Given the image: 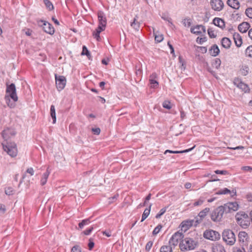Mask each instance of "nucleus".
<instances>
[{
    "instance_id": "ea45409f",
    "label": "nucleus",
    "mask_w": 252,
    "mask_h": 252,
    "mask_svg": "<svg viewBox=\"0 0 252 252\" xmlns=\"http://www.w3.org/2000/svg\"><path fill=\"white\" fill-rule=\"evenodd\" d=\"M221 64V61L219 59H216L212 63V65L216 68H219Z\"/></svg>"
},
{
    "instance_id": "4c0bfd02",
    "label": "nucleus",
    "mask_w": 252,
    "mask_h": 252,
    "mask_svg": "<svg viewBox=\"0 0 252 252\" xmlns=\"http://www.w3.org/2000/svg\"><path fill=\"white\" fill-rule=\"evenodd\" d=\"M90 223V219H85V220H83L81 221V222H80L79 224H78V226H79V228L80 229H82L83 228V227L85 226V225H88L89 224V223Z\"/></svg>"
},
{
    "instance_id": "c9c22d12",
    "label": "nucleus",
    "mask_w": 252,
    "mask_h": 252,
    "mask_svg": "<svg viewBox=\"0 0 252 252\" xmlns=\"http://www.w3.org/2000/svg\"><path fill=\"white\" fill-rule=\"evenodd\" d=\"M82 55H86L88 57V58L90 60L91 58V55L86 47V46L84 45L82 48V51L81 53Z\"/></svg>"
},
{
    "instance_id": "2f4dec72",
    "label": "nucleus",
    "mask_w": 252,
    "mask_h": 252,
    "mask_svg": "<svg viewBox=\"0 0 252 252\" xmlns=\"http://www.w3.org/2000/svg\"><path fill=\"white\" fill-rule=\"evenodd\" d=\"M152 205V204H151L149 205V208H146L144 210L143 214H142V219L141 220V222L143 221L149 215Z\"/></svg>"
},
{
    "instance_id": "ddd939ff",
    "label": "nucleus",
    "mask_w": 252,
    "mask_h": 252,
    "mask_svg": "<svg viewBox=\"0 0 252 252\" xmlns=\"http://www.w3.org/2000/svg\"><path fill=\"white\" fill-rule=\"evenodd\" d=\"M210 5L213 10L217 11L221 10L224 6L221 0H211Z\"/></svg>"
},
{
    "instance_id": "aec40b11",
    "label": "nucleus",
    "mask_w": 252,
    "mask_h": 252,
    "mask_svg": "<svg viewBox=\"0 0 252 252\" xmlns=\"http://www.w3.org/2000/svg\"><path fill=\"white\" fill-rule=\"evenodd\" d=\"M161 17L162 19L168 22V26L171 27L172 29L175 28V25L172 22V19L169 16L168 14L167 13H163Z\"/></svg>"
},
{
    "instance_id": "3c124183",
    "label": "nucleus",
    "mask_w": 252,
    "mask_h": 252,
    "mask_svg": "<svg viewBox=\"0 0 252 252\" xmlns=\"http://www.w3.org/2000/svg\"><path fill=\"white\" fill-rule=\"evenodd\" d=\"M246 54L247 56L252 57V46H249L246 50Z\"/></svg>"
},
{
    "instance_id": "f704fd0d",
    "label": "nucleus",
    "mask_w": 252,
    "mask_h": 252,
    "mask_svg": "<svg viewBox=\"0 0 252 252\" xmlns=\"http://www.w3.org/2000/svg\"><path fill=\"white\" fill-rule=\"evenodd\" d=\"M50 115L53 119V123L55 124L56 122V116L55 108L53 105H52L50 107Z\"/></svg>"
},
{
    "instance_id": "b1692460",
    "label": "nucleus",
    "mask_w": 252,
    "mask_h": 252,
    "mask_svg": "<svg viewBox=\"0 0 252 252\" xmlns=\"http://www.w3.org/2000/svg\"><path fill=\"white\" fill-rule=\"evenodd\" d=\"M209 51L210 54L213 57L218 55L220 52L218 45L216 44H214L212 46Z\"/></svg>"
},
{
    "instance_id": "5fc2aeb1",
    "label": "nucleus",
    "mask_w": 252,
    "mask_h": 252,
    "mask_svg": "<svg viewBox=\"0 0 252 252\" xmlns=\"http://www.w3.org/2000/svg\"><path fill=\"white\" fill-rule=\"evenodd\" d=\"M215 172L217 174H221V175H224L229 174V173L227 170H217L215 171Z\"/></svg>"
},
{
    "instance_id": "7ed1b4c3",
    "label": "nucleus",
    "mask_w": 252,
    "mask_h": 252,
    "mask_svg": "<svg viewBox=\"0 0 252 252\" xmlns=\"http://www.w3.org/2000/svg\"><path fill=\"white\" fill-rule=\"evenodd\" d=\"M224 213L227 214V212L224 206H220L212 212L211 218L214 221H220L221 220Z\"/></svg>"
},
{
    "instance_id": "a18cd8bd",
    "label": "nucleus",
    "mask_w": 252,
    "mask_h": 252,
    "mask_svg": "<svg viewBox=\"0 0 252 252\" xmlns=\"http://www.w3.org/2000/svg\"><path fill=\"white\" fill-rule=\"evenodd\" d=\"M162 227V225L161 224H158L157 225V226H156L154 230L153 231V235H157V234H158L159 233V232L160 231V229H161V228Z\"/></svg>"
},
{
    "instance_id": "9b49d317",
    "label": "nucleus",
    "mask_w": 252,
    "mask_h": 252,
    "mask_svg": "<svg viewBox=\"0 0 252 252\" xmlns=\"http://www.w3.org/2000/svg\"><path fill=\"white\" fill-rule=\"evenodd\" d=\"M235 217L238 223L240 224L241 226L247 227L249 225L250 222L249 221H247L246 223H243L244 219H246L248 218V215L245 212H240L237 213Z\"/></svg>"
},
{
    "instance_id": "de8ad7c7",
    "label": "nucleus",
    "mask_w": 252,
    "mask_h": 252,
    "mask_svg": "<svg viewBox=\"0 0 252 252\" xmlns=\"http://www.w3.org/2000/svg\"><path fill=\"white\" fill-rule=\"evenodd\" d=\"M162 106L167 109H170L171 108V103L168 100H165L163 102Z\"/></svg>"
},
{
    "instance_id": "58836bf2",
    "label": "nucleus",
    "mask_w": 252,
    "mask_h": 252,
    "mask_svg": "<svg viewBox=\"0 0 252 252\" xmlns=\"http://www.w3.org/2000/svg\"><path fill=\"white\" fill-rule=\"evenodd\" d=\"M154 34L155 35V40L157 42H161L163 39V35L161 34H158L157 32L156 33H155L154 32Z\"/></svg>"
},
{
    "instance_id": "69168bd1",
    "label": "nucleus",
    "mask_w": 252,
    "mask_h": 252,
    "mask_svg": "<svg viewBox=\"0 0 252 252\" xmlns=\"http://www.w3.org/2000/svg\"><path fill=\"white\" fill-rule=\"evenodd\" d=\"M34 170L32 167L29 168L26 170V173L30 174L31 176L34 174Z\"/></svg>"
},
{
    "instance_id": "f3484780",
    "label": "nucleus",
    "mask_w": 252,
    "mask_h": 252,
    "mask_svg": "<svg viewBox=\"0 0 252 252\" xmlns=\"http://www.w3.org/2000/svg\"><path fill=\"white\" fill-rule=\"evenodd\" d=\"M223 206L227 213L230 212L231 211H236L239 208V205L236 202H229L224 204Z\"/></svg>"
},
{
    "instance_id": "393cba45",
    "label": "nucleus",
    "mask_w": 252,
    "mask_h": 252,
    "mask_svg": "<svg viewBox=\"0 0 252 252\" xmlns=\"http://www.w3.org/2000/svg\"><path fill=\"white\" fill-rule=\"evenodd\" d=\"M233 39L237 47H240L242 44V39L240 35L237 32L233 34Z\"/></svg>"
},
{
    "instance_id": "09e8293b",
    "label": "nucleus",
    "mask_w": 252,
    "mask_h": 252,
    "mask_svg": "<svg viewBox=\"0 0 252 252\" xmlns=\"http://www.w3.org/2000/svg\"><path fill=\"white\" fill-rule=\"evenodd\" d=\"M208 34L210 38H215L217 36L212 28L208 29Z\"/></svg>"
},
{
    "instance_id": "412c9836",
    "label": "nucleus",
    "mask_w": 252,
    "mask_h": 252,
    "mask_svg": "<svg viewBox=\"0 0 252 252\" xmlns=\"http://www.w3.org/2000/svg\"><path fill=\"white\" fill-rule=\"evenodd\" d=\"M213 24L221 29L225 27V22L223 20L220 18H215L213 20Z\"/></svg>"
},
{
    "instance_id": "6e6d98bb",
    "label": "nucleus",
    "mask_w": 252,
    "mask_h": 252,
    "mask_svg": "<svg viewBox=\"0 0 252 252\" xmlns=\"http://www.w3.org/2000/svg\"><path fill=\"white\" fill-rule=\"evenodd\" d=\"M241 169L245 172H252V167L250 166H242Z\"/></svg>"
},
{
    "instance_id": "37998d69",
    "label": "nucleus",
    "mask_w": 252,
    "mask_h": 252,
    "mask_svg": "<svg viewBox=\"0 0 252 252\" xmlns=\"http://www.w3.org/2000/svg\"><path fill=\"white\" fill-rule=\"evenodd\" d=\"M183 24L185 27H190L191 24V19L189 17L185 18L183 21Z\"/></svg>"
},
{
    "instance_id": "8fccbe9b",
    "label": "nucleus",
    "mask_w": 252,
    "mask_h": 252,
    "mask_svg": "<svg viewBox=\"0 0 252 252\" xmlns=\"http://www.w3.org/2000/svg\"><path fill=\"white\" fill-rule=\"evenodd\" d=\"M14 192V190L11 187H8L5 190V193L8 195H12Z\"/></svg>"
},
{
    "instance_id": "6e6552de",
    "label": "nucleus",
    "mask_w": 252,
    "mask_h": 252,
    "mask_svg": "<svg viewBox=\"0 0 252 252\" xmlns=\"http://www.w3.org/2000/svg\"><path fill=\"white\" fill-rule=\"evenodd\" d=\"M56 85L59 91L63 90L66 85V80L65 77L62 75H55Z\"/></svg>"
},
{
    "instance_id": "4be33fe9",
    "label": "nucleus",
    "mask_w": 252,
    "mask_h": 252,
    "mask_svg": "<svg viewBox=\"0 0 252 252\" xmlns=\"http://www.w3.org/2000/svg\"><path fill=\"white\" fill-rule=\"evenodd\" d=\"M50 170L49 169V167H48L45 173H43L42 177L40 180V184L41 186H44L46 184L47 179L48 178L49 175L50 174Z\"/></svg>"
},
{
    "instance_id": "c03bdc74",
    "label": "nucleus",
    "mask_w": 252,
    "mask_h": 252,
    "mask_svg": "<svg viewBox=\"0 0 252 252\" xmlns=\"http://www.w3.org/2000/svg\"><path fill=\"white\" fill-rule=\"evenodd\" d=\"M168 207H166L160 209V211L158 213L156 216V218L159 219L161 217V216L164 214L166 212L167 208Z\"/></svg>"
},
{
    "instance_id": "2eb2a0df",
    "label": "nucleus",
    "mask_w": 252,
    "mask_h": 252,
    "mask_svg": "<svg viewBox=\"0 0 252 252\" xmlns=\"http://www.w3.org/2000/svg\"><path fill=\"white\" fill-rule=\"evenodd\" d=\"M190 32L196 35H201L202 32L205 33V27L201 25H196L190 28Z\"/></svg>"
},
{
    "instance_id": "864d4df0",
    "label": "nucleus",
    "mask_w": 252,
    "mask_h": 252,
    "mask_svg": "<svg viewBox=\"0 0 252 252\" xmlns=\"http://www.w3.org/2000/svg\"><path fill=\"white\" fill-rule=\"evenodd\" d=\"M245 13L248 17L252 19V8L249 7L247 8L245 11Z\"/></svg>"
},
{
    "instance_id": "c85d7f7f",
    "label": "nucleus",
    "mask_w": 252,
    "mask_h": 252,
    "mask_svg": "<svg viewBox=\"0 0 252 252\" xmlns=\"http://www.w3.org/2000/svg\"><path fill=\"white\" fill-rule=\"evenodd\" d=\"M194 147H195V146L190 149H186V150H185L183 151H171V150H167L165 151L164 154H166L167 153H172V154L188 153V152L191 151Z\"/></svg>"
},
{
    "instance_id": "680f3d73",
    "label": "nucleus",
    "mask_w": 252,
    "mask_h": 252,
    "mask_svg": "<svg viewBox=\"0 0 252 252\" xmlns=\"http://www.w3.org/2000/svg\"><path fill=\"white\" fill-rule=\"evenodd\" d=\"M92 130L94 134H96V135L99 134V133L100 132V129L98 127L93 128Z\"/></svg>"
},
{
    "instance_id": "6ab92c4d",
    "label": "nucleus",
    "mask_w": 252,
    "mask_h": 252,
    "mask_svg": "<svg viewBox=\"0 0 252 252\" xmlns=\"http://www.w3.org/2000/svg\"><path fill=\"white\" fill-rule=\"evenodd\" d=\"M157 75L156 73H153L150 76L149 81L151 84V88H155L158 87V82L155 80V79L157 78Z\"/></svg>"
},
{
    "instance_id": "052dcab7",
    "label": "nucleus",
    "mask_w": 252,
    "mask_h": 252,
    "mask_svg": "<svg viewBox=\"0 0 252 252\" xmlns=\"http://www.w3.org/2000/svg\"><path fill=\"white\" fill-rule=\"evenodd\" d=\"M233 252H246L244 247L242 248V249L237 248H234Z\"/></svg>"
},
{
    "instance_id": "e433bc0d",
    "label": "nucleus",
    "mask_w": 252,
    "mask_h": 252,
    "mask_svg": "<svg viewBox=\"0 0 252 252\" xmlns=\"http://www.w3.org/2000/svg\"><path fill=\"white\" fill-rule=\"evenodd\" d=\"M160 252H172L171 246H163L160 248Z\"/></svg>"
},
{
    "instance_id": "4d7b16f0",
    "label": "nucleus",
    "mask_w": 252,
    "mask_h": 252,
    "mask_svg": "<svg viewBox=\"0 0 252 252\" xmlns=\"http://www.w3.org/2000/svg\"><path fill=\"white\" fill-rule=\"evenodd\" d=\"M71 252H81V248L78 245H75L71 249Z\"/></svg>"
},
{
    "instance_id": "f257e3e1",
    "label": "nucleus",
    "mask_w": 252,
    "mask_h": 252,
    "mask_svg": "<svg viewBox=\"0 0 252 252\" xmlns=\"http://www.w3.org/2000/svg\"><path fill=\"white\" fill-rule=\"evenodd\" d=\"M198 245L196 240L187 237L182 239L180 243L179 246L182 251H188L194 249Z\"/></svg>"
},
{
    "instance_id": "49530a36",
    "label": "nucleus",
    "mask_w": 252,
    "mask_h": 252,
    "mask_svg": "<svg viewBox=\"0 0 252 252\" xmlns=\"http://www.w3.org/2000/svg\"><path fill=\"white\" fill-rule=\"evenodd\" d=\"M204 202V198L203 197H201L198 200L194 202L193 205L194 206H200Z\"/></svg>"
},
{
    "instance_id": "a211bd4d",
    "label": "nucleus",
    "mask_w": 252,
    "mask_h": 252,
    "mask_svg": "<svg viewBox=\"0 0 252 252\" xmlns=\"http://www.w3.org/2000/svg\"><path fill=\"white\" fill-rule=\"evenodd\" d=\"M2 136L5 141H7L8 139L11 136L15 134V131L11 128H7L4 129L2 132Z\"/></svg>"
},
{
    "instance_id": "39448f33",
    "label": "nucleus",
    "mask_w": 252,
    "mask_h": 252,
    "mask_svg": "<svg viewBox=\"0 0 252 252\" xmlns=\"http://www.w3.org/2000/svg\"><path fill=\"white\" fill-rule=\"evenodd\" d=\"M6 93L10 97L14 102H16L18 100L16 87L14 83H11L10 85L6 84Z\"/></svg>"
},
{
    "instance_id": "423d86ee",
    "label": "nucleus",
    "mask_w": 252,
    "mask_h": 252,
    "mask_svg": "<svg viewBox=\"0 0 252 252\" xmlns=\"http://www.w3.org/2000/svg\"><path fill=\"white\" fill-rule=\"evenodd\" d=\"M239 240L242 248L248 247L251 242L248 234L245 231H241L238 234Z\"/></svg>"
},
{
    "instance_id": "f03ea898",
    "label": "nucleus",
    "mask_w": 252,
    "mask_h": 252,
    "mask_svg": "<svg viewBox=\"0 0 252 252\" xmlns=\"http://www.w3.org/2000/svg\"><path fill=\"white\" fill-rule=\"evenodd\" d=\"M2 145L3 150L11 157L14 158L17 156L18 150L16 144L15 143L4 141L2 143Z\"/></svg>"
},
{
    "instance_id": "338daca9",
    "label": "nucleus",
    "mask_w": 252,
    "mask_h": 252,
    "mask_svg": "<svg viewBox=\"0 0 252 252\" xmlns=\"http://www.w3.org/2000/svg\"><path fill=\"white\" fill-rule=\"evenodd\" d=\"M246 198L249 201L252 202V194L251 193H248Z\"/></svg>"
},
{
    "instance_id": "cd10ccee",
    "label": "nucleus",
    "mask_w": 252,
    "mask_h": 252,
    "mask_svg": "<svg viewBox=\"0 0 252 252\" xmlns=\"http://www.w3.org/2000/svg\"><path fill=\"white\" fill-rule=\"evenodd\" d=\"M213 252H225L224 247L220 244H216L212 247Z\"/></svg>"
},
{
    "instance_id": "dca6fc26",
    "label": "nucleus",
    "mask_w": 252,
    "mask_h": 252,
    "mask_svg": "<svg viewBox=\"0 0 252 252\" xmlns=\"http://www.w3.org/2000/svg\"><path fill=\"white\" fill-rule=\"evenodd\" d=\"M209 211V208H205L204 209L199 212L198 215V217H199V219H198V217L195 218V220L194 226H196L198 224L200 223L202 221L203 219L205 217Z\"/></svg>"
},
{
    "instance_id": "20e7f679",
    "label": "nucleus",
    "mask_w": 252,
    "mask_h": 252,
    "mask_svg": "<svg viewBox=\"0 0 252 252\" xmlns=\"http://www.w3.org/2000/svg\"><path fill=\"white\" fill-rule=\"evenodd\" d=\"M222 239L229 245H233L236 241V237L234 232L230 230H224L222 232Z\"/></svg>"
},
{
    "instance_id": "0eeeda50",
    "label": "nucleus",
    "mask_w": 252,
    "mask_h": 252,
    "mask_svg": "<svg viewBox=\"0 0 252 252\" xmlns=\"http://www.w3.org/2000/svg\"><path fill=\"white\" fill-rule=\"evenodd\" d=\"M203 236L206 239L212 241L218 240L220 237V235L219 232L213 230H206L204 232Z\"/></svg>"
},
{
    "instance_id": "7c9ffc66",
    "label": "nucleus",
    "mask_w": 252,
    "mask_h": 252,
    "mask_svg": "<svg viewBox=\"0 0 252 252\" xmlns=\"http://www.w3.org/2000/svg\"><path fill=\"white\" fill-rule=\"evenodd\" d=\"M137 16L134 17L133 21L130 23V26L134 30L138 31L140 28V23L137 21Z\"/></svg>"
},
{
    "instance_id": "e2e57ef3",
    "label": "nucleus",
    "mask_w": 252,
    "mask_h": 252,
    "mask_svg": "<svg viewBox=\"0 0 252 252\" xmlns=\"http://www.w3.org/2000/svg\"><path fill=\"white\" fill-rule=\"evenodd\" d=\"M94 245V243L92 241L91 239H89V242L88 243V247L90 250H92Z\"/></svg>"
},
{
    "instance_id": "c756f323",
    "label": "nucleus",
    "mask_w": 252,
    "mask_h": 252,
    "mask_svg": "<svg viewBox=\"0 0 252 252\" xmlns=\"http://www.w3.org/2000/svg\"><path fill=\"white\" fill-rule=\"evenodd\" d=\"M182 227H185L186 229H188L189 227L194 225L195 224V220H187L185 221H183L182 223Z\"/></svg>"
},
{
    "instance_id": "a878e982",
    "label": "nucleus",
    "mask_w": 252,
    "mask_h": 252,
    "mask_svg": "<svg viewBox=\"0 0 252 252\" xmlns=\"http://www.w3.org/2000/svg\"><path fill=\"white\" fill-rule=\"evenodd\" d=\"M227 4L235 9H238L240 7V3L238 0H227Z\"/></svg>"
},
{
    "instance_id": "5701e85b",
    "label": "nucleus",
    "mask_w": 252,
    "mask_h": 252,
    "mask_svg": "<svg viewBox=\"0 0 252 252\" xmlns=\"http://www.w3.org/2000/svg\"><path fill=\"white\" fill-rule=\"evenodd\" d=\"M250 27V25L247 22H243L238 26V30L242 33L246 32Z\"/></svg>"
},
{
    "instance_id": "9d476101",
    "label": "nucleus",
    "mask_w": 252,
    "mask_h": 252,
    "mask_svg": "<svg viewBox=\"0 0 252 252\" xmlns=\"http://www.w3.org/2000/svg\"><path fill=\"white\" fill-rule=\"evenodd\" d=\"M233 83L238 88L242 90V91L244 93H246L250 92V89L249 86L242 82L239 78H234Z\"/></svg>"
},
{
    "instance_id": "f8f14e48",
    "label": "nucleus",
    "mask_w": 252,
    "mask_h": 252,
    "mask_svg": "<svg viewBox=\"0 0 252 252\" xmlns=\"http://www.w3.org/2000/svg\"><path fill=\"white\" fill-rule=\"evenodd\" d=\"M40 23H42V25L41 26L42 27L43 29L45 32L50 35H52L54 33L55 30L51 24L44 20H41L39 22V24H40Z\"/></svg>"
},
{
    "instance_id": "774afa93",
    "label": "nucleus",
    "mask_w": 252,
    "mask_h": 252,
    "mask_svg": "<svg viewBox=\"0 0 252 252\" xmlns=\"http://www.w3.org/2000/svg\"><path fill=\"white\" fill-rule=\"evenodd\" d=\"M247 247V252H252V242Z\"/></svg>"
},
{
    "instance_id": "a19ab883",
    "label": "nucleus",
    "mask_w": 252,
    "mask_h": 252,
    "mask_svg": "<svg viewBox=\"0 0 252 252\" xmlns=\"http://www.w3.org/2000/svg\"><path fill=\"white\" fill-rule=\"evenodd\" d=\"M249 71V68L247 65H244L242 66V69H241V74L243 76L247 75Z\"/></svg>"
},
{
    "instance_id": "0e129e2a",
    "label": "nucleus",
    "mask_w": 252,
    "mask_h": 252,
    "mask_svg": "<svg viewBox=\"0 0 252 252\" xmlns=\"http://www.w3.org/2000/svg\"><path fill=\"white\" fill-rule=\"evenodd\" d=\"M198 48H199L200 49V51L202 53H206L207 51V48L206 47L198 46Z\"/></svg>"
},
{
    "instance_id": "79ce46f5",
    "label": "nucleus",
    "mask_w": 252,
    "mask_h": 252,
    "mask_svg": "<svg viewBox=\"0 0 252 252\" xmlns=\"http://www.w3.org/2000/svg\"><path fill=\"white\" fill-rule=\"evenodd\" d=\"M231 191L227 188H224L222 189L219 190L217 192L216 194H225L228 193H230Z\"/></svg>"
},
{
    "instance_id": "72a5a7b5",
    "label": "nucleus",
    "mask_w": 252,
    "mask_h": 252,
    "mask_svg": "<svg viewBox=\"0 0 252 252\" xmlns=\"http://www.w3.org/2000/svg\"><path fill=\"white\" fill-rule=\"evenodd\" d=\"M43 2L46 7V8L49 10L51 11L54 10V7L52 3V2L49 0H43Z\"/></svg>"
},
{
    "instance_id": "4468645a",
    "label": "nucleus",
    "mask_w": 252,
    "mask_h": 252,
    "mask_svg": "<svg viewBox=\"0 0 252 252\" xmlns=\"http://www.w3.org/2000/svg\"><path fill=\"white\" fill-rule=\"evenodd\" d=\"M97 17L98 20V26L105 29L106 25V18L105 14L101 11H99L97 13Z\"/></svg>"
},
{
    "instance_id": "bb28decb",
    "label": "nucleus",
    "mask_w": 252,
    "mask_h": 252,
    "mask_svg": "<svg viewBox=\"0 0 252 252\" xmlns=\"http://www.w3.org/2000/svg\"><path fill=\"white\" fill-rule=\"evenodd\" d=\"M221 43L223 47L226 49H228L230 47L231 42L228 38L223 37L221 39Z\"/></svg>"
},
{
    "instance_id": "603ef678",
    "label": "nucleus",
    "mask_w": 252,
    "mask_h": 252,
    "mask_svg": "<svg viewBox=\"0 0 252 252\" xmlns=\"http://www.w3.org/2000/svg\"><path fill=\"white\" fill-rule=\"evenodd\" d=\"M206 41H207L206 37H197V38L196 39V41L200 44H203L204 42H206Z\"/></svg>"
},
{
    "instance_id": "1a4fd4ad",
    "label": "nucleus",
    "mask_w": 252,
    "mask_h": 252,
    "mask_svg": "<svg viewBox=\"0 0 252 252\" xmlns=\"http://www.w3.org/2000/svg\"><path fill=\"white\" fill-rule=\"evenodd\" d=\"M184 237L183 234L179 232L175 233L170 239L169 243L170 245L174 247L177 246L179 242L182 241Z\"/></svg>"
},
{
    "instance_id": "473e14b6",
    "label": "nucleus",
    "mask_w": 252,
    "mask_h": 252,
    "mask_svg": "<svg viewBox=\"0 0 252 252\" xmlns=\"http://www.w3.org/2000/svg\"><path fill=\"white\" fill-rule=\"evenodd\" d=\"M105 29L101 28L100 27H98L95 30V31L93 32V36L94 38H96L97 40H98L99 38H100L99 34L102 32Z\"/></svg>"
},
{
    "instance_id": "13d9d810",
    "label": "nucleus",
    "mask_w": 252,
    "mask_h": 252,
    "mask_svg": "<svg viewBox=\"0 0 252 252\" xmlns=\"http://www.w3.org/2000/svg\"><path fill=\"white\" fill-rule=\"evenodd\" d=\"M153 242L152 241H149L148 242L145 247V249L147 251H149L153 245Z\"/></svg>"
},
{
    "instance_id": "bf43d9fd",
    "label": "nucleus",
    "mask_w": 252,
    "mask_h": 252,
    "mask_svg": "<svg viewBox=\"0 0 252 252\" xmlns=\"http://www.w3.org/2000/svg\"><path fill=\"white\" fill-rule=\"evenodd\" d=\"M94 228L93 227H91L90 228L86 229V230L84 231L83 233L86 235H89L90 234L92 230H93Z\"/></svg>"
}]
</instances>
